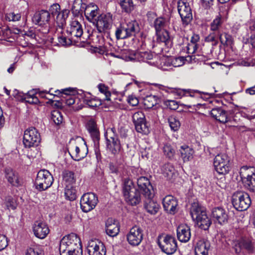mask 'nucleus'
I'll use <instances>...</instances> for the list:
<instances>
[{"instance_id": "obj_43", "label": "nucleus", "mask_w": 255, "mask_h": 255, "mask_svg": "<svg viewBox=\"0 0 255 255\" xmlns=\"http://www.w3.org/2000/svg\"><path fill=\"white\" fill-rule=\"evenodd\" d=\"M184 57H178L176 58H167L165 60L168 65H172L175 67H177L183 65L185 62Z\"/></svg>"}, {"instance_id": "obj_31", "label": "nucleus", "mask_w": 255, "mask_h": 255, "mask_svg": "<svg viewBox=\"0 0 255 255\" xmlns=\"http://www.w3.org/2000/svg\"><path fill=\"white\" fill-rule=\"evenodd\" d=\"M55 92L60 94L61 96L65 99V102L66 105L70 106L75 103V99L74 96H72V95L74 93V90L73 88H69L62 89L61 91L59 90H56L55 91Z\"/></svg>"}, {"instance_id": "obj_63", "label": "nucleus", "mask_w": 255, "mask_h": 255, "mask_svg": "<svg viewBox=\"0 0 255 255\" xmlns=\"http://www.w3.org/2000/svg\"><path fill=\"white\" fill-rule=\"evenodd\" d=\"M166 106L172 110H175L178 108V105L174 100H167L165 101Z\"/></svg>"}, {"instance_id": "obj_17", "label": "nucleus", "mask_w": 255, "mask_h": 255, "mask_svg": "<svg viewBox=\"0 0 255 255\" xmlns=\"http://www.w3.org/2000/svg\"><path fill=\"white\" fill-rule=\"evenodd\" d=\"M137 184L139 189L146 198L150 199L153 197L152 187L148 178L143 176L140 177L137 179Z\"/></svg>"}, {"instance_id": "obj_64", "label": "nucleus", "mask_w": 255, "mask_h": 255, "mask_svg": "<svg viewBox=\"0 0 255 255\" xmlns=\"http://www.w3.org/2000/svg\"><path fill=\"white\" fill-rule=\"evenodd\" d=\"M86 104L90 107H97L100 105V102L95 99H85Z\"/></svg>"}, {"instance_id": "obj_52", "label": "nucleus", "mask_w": 255, "mask_h": 255, "mask_svg": "<svg viewBox=\"0 0 255 255\" xmlns=\"http://www.w3.org/2000/svg\"><path fill=\"white\" fill-rule=\"evenodd\" d=\"M163 151L164 154L169 158L173 157L175 154L174 149L169 143L164 144L163 147Z\"/></svg>"}, {"instance_id": "obj_46", "label": "nucleus", "mask_w": 255, "mask_h": 255, "mask_svg": "<svg viewBox=\"0 0 255 255\" xmlns=\"http://www.w3.org/2000/svg\"><path fill=\"white\" fill-rule=\"evenodd\" d=\"M65 195L67 199L73 201L76 198V191L72 186H65Z\"/></svg>"}, {"instance_id": "obj_56", "label": "nucleus", "mask_w": 255, "mask_h": 255, "mask_svg": "<svg viewBox=\"0 0 255 255\" xmlns=\"http://www.w3.org/2000/svg\"><path fill=\"white\" fill-rule=\"evenodd\" d=\"M98 87L99 91L105 95V100L107 101H110V97L111 94L110 92L108 91V87L103 84H99Z\"/></svg>"}, {"instance_id": "obj_26", "label": "nucleus", "mask_w": 255, "mask_h": 255, "mask_svg": "<svg viewBox=\"0 0 255 255\" xmlns=\"http://www.w3.org/2000/svg\"><path fill=\"white\" fill-rule=\"evenodd\" d=\"M5 177L12 186L18 187L21 185L18 173L10 168L5 169Z\"/></svg>"}, {"instance_id": "obj_38", "label": "nucleus", "mask_w": 255, "mask_h": 255, "mask_svg": "<svg viewBox=\"0 0 255 255\" xmlns=\"http://www.w3.org/2000/svg\"><path fill=\"white\" fill-rule=\"evenodd\" d=\"M179 151L184 161H189L192 158L194 151L193 150L188 146H181Z\"/></svg>"}, {"instance_id": "obj_40", "label": "nucleus", "mask_w": 255, "mask_h": 255, "mask_svg": "<svg viewBox=\"0 0 255 255\" xmlns=\"http://www.w3.org/2000/svg\"><path fill=\"white\" fill-rule=\"evenodd\" d=\"M119 4L122 11L126 13L131 12L134 8L133 0H119Z\"/></svg>"}, {"instance_id": "obj_57", "label": "nucleus", "mask_w": 255, "mask_h": 255, "mask_svg": "<svg viewBox=\"0 0 255 255\" xmlns=\"http://www.w3.org/2000/svg\"><path fill=\"white\" fill-rule=\"evenodd\" d=\"M205 40L207 42H212L213 46H216L218 43V35L217 33L213 32L211 33L208 36L205 38Z\"/></svg>"}, {"instance_id": "obj_27", "label": "nucleus", "mask_w": 255, "mask_h": 255, "mask_svg": "<svg viewBox=\"0 0 255 255\" xmlns=\"http://www.w3.org/2000/svg\"><path fill=\"white\" fill-rule=\"evenodd\" d=\"M163 208L168 213L174 214L178 205L176 199L172 196H166L162 201Z\"/></svg>"}, {"instance_id": "obj_33", "label": "nucleus", "mask_w": 255, "mask_h": 255, "mask_svg": "<svg viewBox=\"0 0 255 255\" xmlns=\"http://www.w3.org/2000/svg\"><path fill=\"white\" fill-rule=\"evenodd\" d=\"M210 114L212 117L221 123H225L228 122L227 113L221 108L213 109Z\"/></svg>"}, {"instance_id": "obj_23", "label": "nucleus", "mask_w": 255, "mask_h": 255, "mask_svg": "<svg viewBox=\"0 0 255 255\" xmlns=\"http://www.w3.org/2000/svg\"><path fill=\"white\" fill-rule=\"evenodd\" d=\"M161 170L164 177L171 182L174 181L178 175L173 165L169 163L164 164L161 167Z\"/></svg>"}, {"instance_id": "obj_53", "label": "nucleus", "mask_w": 255, "mask_h": 255, "mask_svg": "<svg viewBox=\"0 0 255 255\" xmlns=\"http://www.w3.org/2000/svg\"><path fill=\"white\" fill-rule=\"evenodd\" d=\"M43 250L39 247L35 246L27 250L26 255H43Z\"/></svg>"}, {"instance_id": "obj_42", "label": "nucleus", "mask_w": 255, "mask_h": 255, "mask_svg": "<svg viewBox=\"0 0 255 255\" xmlns=\"http://www.w3.org/2000/svg\"><path fill=\"white\" fill-rule=\"evenodd\" d=\"M63 179L65 186H72L76 182L74 173L70 171H66L63 173Z\"/></svg>"}, {"instance_id": "obj_59", "label": "nucleus", "mask_w": 255, "mask_h": 255, "mask_svg": "<svg viewBox=\"0 0 255 255\" xmlns=\"http://www.w3.org/2000/svg\"><path fill=\"white\" fill-rule=\"evenodd\" d=\"M58 41L62 45H67L70 44L73 40L71 39V36L67 38L65 36L62 35L58 37Z\"/></svg>"}, {"instance_id": "obj_47", "label": "nucleus", "mask_w": 255, "mask_h": 255, "mask_svg": "<svg viewBox=\"0 0 255 255\" xmlns=\"http://www.w3.org/2000/svg\"><path fill=\"white\" fill-rule=\"evenodd\" d=\"M51 119L53 122L57 125H60L62 124L63 118L61 114L58 110H54L51 113Z\"/></svg>"}, {"instance_id": "obj_12", "label": "nucleus", "mask_w": 255, "mask_h": 255, "mask_svg": "<svg viewBox=\"0 0 255 255\" xmlns=\"http://www.w3.org/2000/svg\"><path fill=\"white\" fill-rule=\"evenodd\" d=\"M178 11L184 24L188 25L192 20V10L189 3L182 0L179 1Z\"/></svg>"}, {"instance_id": "obj_54", "label": "nucleus", "mask_w": 255, "mask_h": 255, "mask_svg": "<svg viewBox=\"0 0 255 255\" xmlns=\"http://www.w3.org/2000/svg\"><path fill=\"white\" fill-rule=\"evenodd\" d=\"M156 104L157 101L154 96H148L144 100V104L146 107L148 109L152 108Z\"/></svg>"}, {"instance_id": "obj_29", "label": "nucleus", "mask_w": 255, "mask_h": 255, "mask_svg": "<svg viewBox=\"0 0 255 255\" xmlns=\"http://www.w3.org/2000/svg\"><path fill=\"white\" fill-rule=\"evenodd\" d=\"M86 126L95 144L99 143L100 133L96 122L93 120L91 119L88 121Z\"/></svg>"}, {"instance_id": "obj_4", "label": "nucleus", "mask_w": 255, "mask_h": 255, "mask_svg": "<svg viewBox=\"0 0 255 255\" xmlns=\"http://www.w3.org/2000/svg\"><path fill=\"white\" fill-rule=\"evenodd\" d=\"M140 31V27L137 21L128 20L121 24L116 31L117 39H125L135 36Z\"/></svg>"}, {"instance_id": "obj_32", "label": "nucleus", "mask_w": 255, "mask_h": 255, "mask_svg": "<svg viewBox=\"0 0 255 255\" xmlns=\"http://www.w3.org/2000/svg\"><path fill=\"white\" fill-rule=\"evenodd\" d=\"M109 55L120 59H122L126 61L135 60V52L128 50H122L118 54L111 52Z\"/></svg>"}, {"instance_id": "obj_7", "label": "nucleus", "mask_w": 255, "mask_h": 255, "mask_svg": "<svg viewBox=\"0 0 255 255\" xmlns=\"http://www.w3.org/2000/svg\"><path fill=\"white\" fill-rule=\"evenodd\" d=\"M53 178L49 171L46 169L40 170L37 174L35 181L36 188L39 191L47 189L52 184Z\"/></svg>"}, {"instance_id": "obj_6", "label": "nucleus", "mask_w": 255, "mask_h": 255, "mask_svg": "<svg viewBox=\"0 0 255 255\" xmlns=\"http://www.w3.org/2000/svg\"><path fill=\"white\" fill-rule=\"evenodd\" d=\"M232 203L237 210L242 211L249 208L251 204V200L248 193L237 191L232 195Z\"/></svg>"}, {"instance_id": "obj_19", "label": "nucleus", "mask_w": 255, "mask_h": 255, "mask_svg": "<svg viewBox=\"0 0 255 255\" xmlns=\"http://www.w3.org/2000/svg\"><path fill=\"white\" fill-rule=\"evenodd\" d=\"M212 217L213 220L220 225L228 222V215L227 211L222 207H215L212 209Z\"/></svg>"}, {"instance_id": "obj_35", "label": "nucleus", "mask_w": 255, "mask_h": 255, "mask_svg": "<svg viewBox=\"0 0 255 255\" xmlns=\"http://www.w3.org/2000/svg\"><path fill=\"white\" fill-rule=\"evenodd\" d=\"M240 251L236 249V252L238 253L241 250H245L248 253H253L255 251L254 243L250 239H243L240 240L238 243Z\"/></svg>"}, {"instance_id": "obj_60", "label": "nucleus", "mask_w": 255, "mask_h": 255, "mask_svg": "<svg viewBox=\"0 0 255 255\" xmlns=\"http://www.w3.org/2000/svg\"><path fill=\"white\" fill-rule=\"evenodd\" d=\"M199 47V44L189 43L186 46L187 52L188 54L194 53Z\"/></svg>"}, {"instance_id": "obj_14", "label": "nucleus", "mask_w": 255, "mask_h": 255, "mask_svg": "<svg viewBox=\"0 0 255 255\" xmlns=\"http://www.w3.org/2000/svg\"><path fill=\"white\" fill-rule=\"evenodd\" d=\"M87 249L89 255H106V254L104 244L96 239L89 241Z\"/></svg>"}, {"instance_id": "obj_34", "label": "nucleus", "mask_w": 255, "mask_h": 255, "mask_svg": "<svg viewBox=\"0 0 255 255\" xmlns=\"http://www.w3.org/2000/svg\"><path fill=\"white\" fill-rule=\"evenodd\" d=\"M210 247V244L208 241H199L195 249V255H208Z\"/></svg>"}, {"instance_id": "obj_55", "label": "nucleus", "mask_w": 255, "mask_h": 255, "mask_svg": "<svg viewBox=\"0 0 255 255\" xmlns=\"http://www.w3.org/2000/svg\"><path fill=\"white\" fill-rule=\"evenodd\" d=\"M21 14L14 12L6 13L5 16L6 20L9 21H17L20 19Z\"/></svg>"}, {"instance_id": "obj_2", "label": "nucleus", "mask_w": 255, "mask_h": 255, "mask_svg": "<svg viewBox=\"0 0 255 255\" xmlns=\"http://www.w3.org/2000/svg\"><path fill=\"white\" fill-rule=\"evenodd\" d=\"M69 154L71 158L76 161H79L86 157L88 148L86 142L81 137L72 139L69 143Z\"/></svg>"}, {"instance_id": "obj_48", "label": "nucleus", "mask_w": 255, "mask_h": 255, "mask_svg": "<svg viewBox=\"0 0 255 255\" xmlns=\"http://www.w3.org/2000/svg\"><path fill=\"white\" fill-rule=\"evenodd\" d=\"M105 136L107 141H110L111 140L118 138L116 128H108L105 133Z\"/></svg>"}, {"instance_id": "obj_9", "label": "nucleus", "mask_w": 255, "mask_h": 255, "mask_svg": "<svg viewBox=\"0 0 255 255\" xmlns=\"http://www.w3.org/2000/svg\"><path fill=\"white\" fill-rule=\"evenodd\" d=\"M213 164L216 171L220 174H226L230 170V160L226 154H217L214 158Z\"/></svg>"}, {"instance_id": "obj_41", "label": "nucleus", "mask_w": 255, "mask_h": 255, "mask_svg": "<svg viewBox=\"0 0 255 255\" xmlns=\"http://www.w3.org/2000/svg\"><path fill=\"white\" fill-rule=\"evenodd\" d=\"M153 54L150 51L135 52V60L139 62H146L153 58Z\"/></svg>"}, {"instance_id": "obj_24", "label": "nucleus", "mask_w": 255, "mask_h": 255, "mask_svg": "<svg viewBox=\"0 0 255 255\" xmlns=\"http://www.w3.org/2000/svg\"><path fill=\"white\" fill-rule=\"evenodd\" d=\"M177 236L179 241L186 243L191 238L190 228L186 225H180L177 228Z\"/></svg>"}, {"instance_id": "obj_20", "label": "nucleus", "mask_w": 255, "mask_h": 255, "mask_svg": "<svg viewBox=\"0 0 255 255\" xmlns=\"http://www.w3.org/2000/svg\"><path fill=\"white\" fill-rule=\"evenodd\" d=\"M84 8V14L87 19L90 22L95 23L99 14V9L97 5L91 3L88 5L86 4Z\"/></svg>"}, {"instance_id": "obj_50", "label": "nucleus", "mask_w": 255, "mask_h": 255, "mask_svg": "<svg viewBox=\"0 0 255 255\" xmlns=\"http://www.w3.org/2000/svg\"><path fill=\"white\" fill-rule=\"evenodd\" d=\"M157 41L159 42L166 43L169 39L168 32L166 30H163L156 32Z\"/></svg>"}, {"instance_id": "obj_16", "label": "nucleus", "mask_w": 255, "mask_h": 255, "mask_svg": "<svg viewBox=\"0 0 255 255\" xmlns=\"http://www.w3.org/2000/svg\"><path fill=\"white\" fill-rule=\"evenodd\" d=\"M133 122L135 126L136 130L138 132L146 134L148 129L145 120V116L142 112H135L132 116Z\"/></svg>"}, {"instance_id": "obj_37", "label": "nucleus", "mask_w": 255, "mask_h": 255, "mask_svg": "<svg viewBox=\"0 0 255 255\" xmlns=\"http://www.w3.org/2000/svg\"><path fill=\"white\" fill-rule=\"evenodd\" d=\"M145 208L148 213L154 215L157 213L159 205L156 202L152 200L151 198L147 199V201L145 202Z\"/></svg>"}, {"instance_id": "obj_61", "label": "nucleus", "mask_w": 255, "mask_h": 255, "mask_svg": "<svg viewBox=\"0 0 255 255\" xmlns=\"http://www.w3.org/2000/svg\"><path fill=\"white\" fill-rule=\"evenodd\" d=\"M50 11L52 15L54 17L59 12H61L60 6L58 3L53 4L52 5L50 8Z\"/></svg>"}, {"instance_id": "obj_44", "label": "nucleus", "mask_w": 255, "mask_h": 255, "mask_svg": "<svg viewBox=\"0 0 255 255\" xmlns=\"http://www.w3.org/2000/svg\"><path fill=\"white\" fill-rule=\"evenodd\" d=\"M222 20L220 17H217L210 24L211 30L214 32L218 33L221 31Z\"/></svg>"}, {"instance_id": "obj_13", "label": "nucleus", "mask_w": 255, "mask_h": 255, "mask_svg": "<svg viewBox=\"0 0 255 255\" xmlns=\"http://www.w3.org/2000/svg\"><path fill=\"white\" fill-rule=\"evenodd\" d=\"M68 32L70 34L71 39L73 40V41H78L79 39L82 42L85 41V38L82 37L83 33L82 25L77 19H75L72 20Z\"/></svg>"}, {"instance_id": "obj_18", "label": "nucleus", "mask_w": 255, "mask_h": 255, "mask_svg": "<svg viewBox=\"0 0 255 255\" xmlns=\"http://www.w3.org/2000/svg\"><path fill=\"white\" fill-rule=\"evenodd\" d=\"M143 238L142 231L138 226L133 227L127 235V240L129 244L132 246H138Z\"/></svg>"}, {"instance_id": "obj_1", "label": "nucleus", "mask_w": 255, "mask_h": 255, "mask_svg": "<svg viewBox=\"0 0 255 255\" xmlns=\"http://www.w3.org/2000/svg\"><path fill=\"white\" fill-rule=\"evenodd\" d=\"M190 212L192 219L196 221L199 228L204 230L209 229L212 222L204 207L200 206L198 203L194 202L191 205Z\"/></svg>"}, {"instance_id": "obj_15", "label": "nucleus", "mask_w": 255, "mask_h": 255, "mask_svg": "<svg viewBox=\"0 0 255 255\" xmlns=\"http://www.w3.org/2000/svg\"><path fill=\"white\" fill-rule=\"evenodd\" d=\"M112 15L110 13L102 14L96 19L95 23L99 32H104L111 28L112 25Z\"/></svg>"}, {"instance_id": "obj_39", "label": "nucleus", "mask_w": 255, "mask_h": 255, "mask_svg": "<svg viewBox=\"0 0 255 255\" xmlns=\"http://www.w3.org/2000/svg\"><path fill=\"white\" fill-rule=\"evenodd\" d=\"M69 11L67 9H64L59 12L55 18V21L59 27H62L66 23V19L68 16Z\"/></svg>"}, {"instance_id": "obj_28", "label": "nucleus", "mask_w": 255, "mask_h": 255, "mask_svg": "<svg viewBox=\"0 0 255 255\" xmlns=\"http://www.w3.org/2000/svg\"><path fill=\"white\" fill-rule=\"evenodd\" d=\"M107 234L111 237H115L119 233V223L112 218H109L106 223Z\"/></svg>"}, {"instance_id": "obj_3", "label": "nucleus", "mask_w": 255, "mask_h": 255, "mask_svg": "<svg viewBox=\"0 0 255 255\" xmlns=\"http://www.w3.org/2000/svg\"><path fill=\"white\" fill-rule=\"evenodd\" d=\"M123 192L124 198L128 204L134 206L140 202V193L135 187L132 181L128 178L124 179Z\"/></svg>"}, {"instance_id": "obj_30", "label": "nucleus", "mask_w": 255, "mask_h": 255, "mask_svg": "<svg viewBox=\"0 0 255 255\" xmlns=\"http://www.w3.org/2000/svg\"><path fill=\"white\" fill-rule=\"evenodd\" d=\"M86 0H74L71 12L75 17L82 16L83 12L85 11L84 7L86 5Z\"/></svg>"}, {"instance_id": "obj_49", "label": "nucleus", "mask_w": 255, "mask_h": 255, "mask_svg": "<svg viewBox=\"0 0 255 255\" xmlns=\"http://www.w3.org/2000/svg\"><path fill=\"white\" fill-rule=\"evenodd\" d=\"M166 21L163 17H158L156 18L154 21V27L156 30V32L162 31L164 29L166 24Z\"/></svg>"}, {"instance_id": "obj_25", "label": "nucleus", "mask_w": 255, "mask_h": 255, "mask_svg": "<svg viewBox=\"0 0 255 255\" xmlns=\"http://www.w3.org/2000/svg\"><path fill=\"white\" fill-rule=\"evenodd\" d=\"M80 239L75 234H71L64 237L60 243L59 251H63L66 250L67 248L71 246V245L74 243H79Z\"/></svg>"}, {"instance_id": "obj_22", "label": "nucleus", "mask_w": 255, "mask_h": 255, "mask_svg": "<svg viewBox=\"0 0 255 255\" xmlns=\"http://www.w3.org/2000/svg\"><path fill=\"white\" fill-rule=\"evenodd\" d=\"M50 19V12L47 10H41L35 13L32 17V21L36 24L41 26L48 23Z\"/></svg>"}, {"instance_id": "obj_36", "label": "nucleus", "mask_w": 255, "mask_h": 255, "mask_svg": "<svg viewBox=\"0 0 255 255\" xmlns=\"http://www.w3.org/2000/svg\"><path fill=\"white\" fill-rule=\"evenodd\" d=\"M107 146L113 154H118L121 148V145L119 138L111 140L110 141H107Z\"/></svg>"}, {"instance_id": "obj_62", "label": "nucleus", "mask_w": 255, "mask_h": 255, "mask_svg": "<svg viewBox=\"0 0 255 255\" xmlns=\"http://www.w3.org/2000/svg\"><path fill=\"white\" fill-rule=\"evenodd\" d=\"M8 245L6 237L3 235H0V251L4 250Z\"/></svg>"}, {"instance_id": "obj_51", "label": "nucleus", "mask_w": 255, "mask_h": 255, "mask_svg": "<svg viewBox=\"0 0 255 255\" xmlns=\"http://www.w3.org/2000/svg\"><path fill=\"white\" fill-rule=\"evenodd\" d=\"M81 248L82 246L81 245L80 242L78 244L73 243V244L71 245V246L67 248L66 250L63 251H60V255H67L69 254H72V252L75 251L77 248Z\"/></svg>"}, {"instance_id": "obj_11", "label": "nucleus", "mask_w": 255, "mask_h": 255, "mask_svg": "<svg viewBox=\"0 0 255 255\" xmlns=\"http://www.w3.org/2000/svg\"><path fill=\"white\" fill-rule=\"evenodd\" d=\"M98 203L96 195L92 192L85 193L80 199V206L82 210L85 213L94 209Z\"/></svg>"}, {"instance_id": "obj_58", "label": "nucleus", "mask_w": 255, "mask_h": 255, "mask_svg": "<svg viewBox=\"0 0 255 255\" xmlns=\"http://www.w3.org/2000/svg\"><path fill=\"white\" fill-rule=\"evenodd\" d=\"M5 204L8 209H15L17 207L15 200L10 197H8L5 201Z\"/></svg>"}, {"instance_id": "obj_5", "label": "nucleus", "mask_w": 255, "mask_h": 255, "mask_svg": "<svg viewBox=\"0 0 255 255\" xmlns=\"http://www.w3.org/2000/svg\"><path fill=\"white\" fill-rule=\"evenodd\" d=\"M240 176L244 187L249 190L255 191V168L243 166L240 169Z\"/></svg>"}, {"instance_id": "obj_8", "label": "nucleus", "mask_w": 255, "mask_h": 255, "mask_svg": "<svg viewBox=\"0 0 255 255\" xmlns=\"http://www.w3.org/2000/svg\"><path fill=\"white\" fill-rule=\"evenodd\" d=\"M40 140V133L34 127H30L24 131L23 142L25 147L37 146Z\"/></svg>"}, {"instance_id": "obj_45", "label": "nucleus", "mask_w": 255, "mask_h": 255, "mask_svg": "<svg viewBox=\"0 0 255 255\" xmlns=\"http://www.w3.org/2000/svg\"><path fill=\"white\" fill-rule=\"evenodd\" d=\"M168 122L172 130L176 131L179 129L181 124L179 120L175 117L170 116L168 119Z\"/></svg>"}, {"instance_id": "obj_21", "label": "nucleus", "mask_w": 255, "mask_h": 255, "mask_svg": "<svg viewBox=\"0 0 255 255\" xmlns=\"http://www.w3.org/2000/svg\"><path fill=\"white\" fill-rule=\"evenodd\" d=\"M35 236L39 239L45 238L49 232V228L46 223L37 221L33 227Z\"/></svg>"}, {"instance_id": "obj_10", "label": "nucleus", "mask_w": 255, "mask_h": 255, "mask_svg": "<svg viewBox=\"0 0 255 255\" xmlns=\"http://www.w3.org/2000/svg\"><path fill=\"white\" fill-rule=\"evenodd\" d=\"M158 244L162 251L167 255L173 254L177 248L176 240L169 235L159 237Z\"/></svg>"}]
</instances>
